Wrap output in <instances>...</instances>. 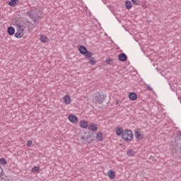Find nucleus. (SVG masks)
I'll use <instances>...</instances> for the list:
<instances>
[{
  "mask_svg": "<svg viewBox=\"0 0 181 181\" xmlns=\"http://www.w3.org/2000/svg\"><path fill=\"white\" fill-rule=\"evenodd\" d=\"M122 139L125 142H131L134 141V133L130 129H125L123 132Z\"/></svg>",
  "mask_w": 181,
  "mask_h": 181,
  "instance_id": "obj_2",
  "label": "nucleus"
},
{
  "mask_svg": "<svg viewBox=\"0 0 181 181\" xmlns=\"http://www.w3.org/2000/svg\"><path fill=\"white\" fill-rule=\"evenodd\" d=\"M115 132L117 136H122V134H124V129L119 126H117L115 129Z\"/></svg>",
  "mask_w": 181,
  "mask_h": 181,
  "instance_id": "obj_8",
  "label": "nucleus"
},
{
  "mask_svg": "<svg viewBox=\"0 0 181 181\" xmlns=\"http://www.w3.org/2000/svg\"><path fill=\"white\" fill-rule=\"evenodd\" d=\"M68 119L71 122V124H74V125L78 124V117L74 115H69Z\"/></svg>",
  "mask_w": 181,
  "mask_h": 181,
  "instance_id": "obj_6",
  "label": "nucleus"
},
{
  "mask_svg": "<svg viewBox=\"0 0 181 181\" xmlns=\"http://www.w3.org/2000/svg\"><path fill=\"white\" fill-rule=\"evenodd\" d=\"M62 101L65 105L71 104V97L69 95H65L62 97Z\"/></svg>",
  "mask_w": 181,
  "mask_h": 181,
  "instance_id": "obj_7",
  "label": "nucleus"
},
{
  "mask_svg": "<svg viewBox=\"0 0 181 181\" xmlns=\"http://www.w3.org/2000/svg\"><path fill=\"white\" fill-rule=\"evenodd\" d=\"M88 129L89 131H97L98 129L97 124L94 123L90 124L88 127Z\"/></svg>",
  "mask_w": 181,
  "mask_h": 181,
  "instance_id": "obj_17",
  "label": "nucleus"
},
{
  "mask_svg": "<svg viewBox=\"0 0 181 181\" xmlns=\"http://www.w3.org/2000/svg\"><path fill=\"white\" fill-rule=\"evenodd\" d=\"M124 5L125 8L127 9H131V8H132V2H131V1H127Z\"/></svg>",
  "mask_w": 181,
  "mask_h": 181,
  "instance_id": "obj_21",
  "label": "nucleus"
},
{
  "mask_svg": "<svg viewBox=\"0 0 181 181\" xmlns=\"http://www.w3.org/2000/svg\"><path fill=\"white\" fill-rule=\"evenodd\" d=\"M94 103H100L101 101V95H98L93 99Z\"/></svg>",
  "mask_w": 181,
  "mask_h": 181,
  "instance_id": "obj_22",
  "label": "nucleus"
},
{
  "mask_svg": "<svg viewBox=\"0 0 181 181\" xmlns=\"http://www.w3.org/2000/svg\"><path fill=\"white\" fill-rule=\"evenodd\" d=\"M7 33H8L9 36H13L15 35V28L9 26L7 29Z\"/></svg>",
  "mask_w": 181,
  "mask_h": 181,
  "instance_id": "obj_12",
  "label": "nucleus"
},
{
  "mask_svg": "<svg viewBox=\"0 0 181 181\" xmlns=\"http://www.w3.org/2000/svg\"><path fill=\"white\" fill-rule=\"evenodd\" d=\"M78 50L81 54H83L86 59H90L93 56V53L91 52H88L87 48L83 45L78 46Z\"/></svg>",
  "mask_w": 181,
  "mask_h": 181,
  "instance_id": "obj_3",
  "label": "nucleus"
},
{
  "mask_svg": "<svg viewBox=\"0 0 181 181\" xmlns=\"http://www.w3.org/2000/svg\"><path fill=\"white\" fill-rule=\"evenodd\" d=\"M16 28L17 32L14 34L15 37L17 39H22V37L25 35V27L22 23L19 22H16L14 24Z\"/></svg>",
  "mask_w": 181,
  "mask_h": 181,
  "instance_id": "obj_1",
  "label": "nucleus"
},
{
  "mask_svg": "<svg viewBox=\"0 0 181 181\" xmlns=\"http://www.w3.org/2000/svg\"><path fill=\"white\" fill-rule=\"evenodd\" d=\"M106 63L107 64H112V63H114V59H112V58H107L106 59Z\"/></svg>",
  "mask_w": 181,
  "mask_h": 181,
  "instance_id": "obj_25",
  "label": "nucleus"
},
{
  "mask_svg": "<svg viewBox=\"0 0 181 181\" xmlns=\"http://www.w3.org/2000/svg\"><path fill=\"white\" fill-rule=\"evenodd\" d=\"M39 170H40V168L39 166H35L31 170L33 173H35V172H39Z\"/></svg>",
  "mask_w": 181,
  "mask_h": 181,
  "instance_id": "obj_23",
  "label": "nucleus"
},
{
  "mask_svg": "<svg viewBox=\"0 0 181 181\" xmlns=\"http://www.w3.org/2000/svg\"><path fill=\"white\" fill-rule=\"evenodd\" d=\"M107 176L109 179H115V171L114 170H109L107 173Z\"/></svg>",
  "mask_w": 181,
  "mask_h": 181,
  "instance_id": "obj_10",
  "label": "nucleus"
},
{
  "mask_svg": "<svg viewBox=\"0 0 181 181\" xmlns=\"http://www.w3.org/2000/svg\"><path fill=\"white\" fill-rule=\"evenodd\" d=\"M118 59L120 62H127V55L124 53L119 54Z\"/></svg>",
  "mask_w": 181,
  "mask_h": 181,
  "instance_id": "obj_16",
  "label": "nucleus"
},
{
  "mask_svg": "<svg viewBox=\"0 0 181 181\" xmlns=\"http://www.w3.org/2000/svg\"><path fill=\"white\" fill-rule=\"evenodd\" d=\"M136 154V152L132 149H129L127 152V155L131 157L135 156Z\"/></svg>",
  "mask_w": 181,
  "mask_h": 181,
  "instance_id": "obj_18",
  "label": "nucleus"
},
{
  "mask_svg": "<svg viewBox=\"0 0 181 181\" xmlns=\"http://www.w3.org/2000/svg\"><path fill=\"white\" fill-rule=\"evenodd\" d=\"M134 4H137L138 0H132Z\"/></svg>",
  "mask_w": 181,
  "mask_h": 181,
  "instance_id": "obj_29",
  "label": "nucleus"
},
{
  "mask_svg": "<svg viewBox=\"0 0 181 181\" xmlns=\"http://www.w3.org/2000/svg\"><path fill=\"white\" fill-rule=\"evenodd\" d=\"M79 125L81 128L86 129L88 127V121L83 119L79 122Z\"/></svg>",
  "mask_w": 181,
  "mask_h": 181,
  "instance_id": "obj_9",
  "label": "nucleus"
},
{
  "mask_svg": "<svg viewBox=\"0 0 181 181\" xmlns=\"http://www.w3.org/2000/svg\"><path fill=\"white\" fill-rule=\"evenodd\" d=\"M19 4V0H11L10 2H8V5L9 6L13 7L16 6Z\"/></svg>",
  "mask_w": 181,
  "mask_h": 181,
  "instance_id": "obj_15",
  "label": "nucleus"
},
{
  "mask_svg": "<svg viewBox=\"0 0 181 181\" xmlns=\"http://www.w3.org/2000/svg\"><path fill=\"white\" fill-rule=\"evenodd\" d=\"M40 40L42 43H47V42H49V37H47V36H46L45 35H41L40 37Z\"/></svg>",
  "mask_w": 181,
  "mask_h": 181,
  "instance_id": "obj_14",
  "label": "nucleus"
},
{
  "mask_svg": "<svg viewBox=\"0 0 181 181\" xmlns=\"http://www.w3.org/2000/svg\"><path fill=\"white\" fill-rule=\"evenodd\" d=\"M97 64V60L95 57H90L89 58V64H91V66H94Z\"/></svg>",
  "mask_w": 181,
  "mask_h": 181,
  "instance_id": "obj_19",
  "label": "nucleus"
},
{
  "mask_svg": "<svg viewBox=\"0 0 181 181\" xmlns=\"http://www.w3.org/2000/svg\"><path fill=\"white\" fill-rule=\"evenodd\" d=\"M91 138V135H87V136H81V139L82 141H87V139H90Z\"/></svg>",
  "mask_w": 181,
  "mask_h": 181,
  "instance_id": "obj_24",
  "label": "nucleus"
},
{
  "mask_svg": "<svg viewBox=\"0 0 181 181\" xmlns=\"http://www.w3.org/2000/svg\"><path fill=\"white\" fill-rule=\"evenodd\" d=\"M0 165H1V166H6V165H8V160H6V158H1Z\"/></svg>",
  "mask_w": 181,
  "mask_h": 181,
  "instance_id": "obj_20",
  "label": "nucleus"
},
{
  "mask_svg": "<svg viewBox=\"0 0 181 181\" xmlns=\"http://www.w3.org/2000/svg\"><path fill=\"white\" fill-rule=\"evenodd\" d=\"M28 16H30L31 19H34V18H37L39 15V10L36 7H32L29 11L27 12Z\"/></svg>",
  "mask_w": 181,
  "mask_h": 181,
  "instance_id": "obj_4",
  "label": "nucleus"
},
{
  "mask_svg": "<svg viewBox=\"0 0 181 181\" xmlns=\"http://www.w3.org/2000/svg\"><path fill=\"white\" fill-rule=\"evenodd\" d=\"M4 175V168L0 165V177Z\"/></svg>",
  "mask_w": 181,
  "mask_h": 181,
  "instance_id": "obj_27",
  "label": "nucleus"
},
{
  "mask_svg": "<svg viewBox=\"0 0 181 181\" xmlns=\"http://www.w3.org/2000/svg\"><path fill=\"white\" fill-rule=\"evenodd\" d=\"M93 142V140L88 141V144H91Z\"/></svg>",
  "mask_w": 181,
  "mask_h": 181,
  "instance_id": "obj_30",
  "label": "nucleus"
},
{
  "mask_svg": "<svg viewBox=\"0 0 181 181\" xmlns=\"http://www.w3.org/2000/svg\"><path fill=\"white\" fill-rule=\"evenodd\" d=\"M129 98L132 101H135V100H136V98H138V96L136 95V93H135L134 92H131L130 93H129Z\"/></svg>",
  "mask_w": 181,
  "mask_h": 181,
  "instance_id": "obj_13",
  "label": "nucleus"
},
{
  "mask_svg": "<svg viewBox=\"0 0 181 181\" xmlns=\"http://www.w3.org/2000/svg\"><path fill=\"white\" fill-rule=\"evenodd\" d=\"M119 104V100H115V105H118Z\"/></svg>",
  "mask_w": 181,
  "mask_h": 181,
  "instance_id": "obj_28",
  "label": "nucleus"
},
{
  "mask_svg": "<svg viewBox=\"0 0 181 181\" xmlns=\"http://www.w3.org/2000/svg\"><path fill=\"white\" fill-rule=\"evenodd\" d=\"M96 140L98 142L104 141V134L101 132H98L95 136Z\"/></svg>",
  "mask_w": 181,
  "mask_h": 181,
  "instance_id": "obj_11",
  "label": "nucleus"
},
{
  "mask_svg": "<svg viewBox=\"0 0 181 181\" xmlns=\"http://www.w3.org/2000/svg\"><path fill=\"white\" fill-rule=\"evenodd\" d=\"M32 144H33V142L32 141V140H28V141H27L26 145H27V146H28V148H30V146H32Z\"/></svg>",
  "mask_w": 181,
  "mask_h": 181,
  "instance_id": "obj_26",
  "label": "nucleus"
},
{
  "mask_svg": "<svg viewBox=\"0 0 181 181\" xmlns=\"http://www.w3.org/2000/svg\"><path fill=\"white\" fill-rule=\"evenodd\" d=\"M134 136L136 141H142L145 138V134L141 129H136L134 130Z\"/></svg>",
  "mask_w": 181,
  "mask_h": 181,
  "instance_id": "obj_5",
  "label": "nucleus"
}]
</instances>
